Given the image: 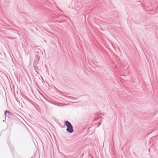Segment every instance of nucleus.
Instances as JSON below:
<instances>
[{
	"label": "nucleus",
	"instance_id": "obj_1",
	"mask_svg": "<svg viewBox=\"0 0 158 158\" xmlns=\"http://www.w3.org/2000/svg\"><path fill=\"white\" fill-rule=\"evenodd\" d=\"M65 123L67 127L66 131L67 132L69 133H72L74 130L73 128V127L71 123L68 121H66L65 122Z\"/></svg>",
	"mask_w": 158,
	"mask_h": 158
},
{
	"label": "nucleus",
	"instance_id": "obj_2",
	"mask_svg": "<svg viewBox=\"0 0 158 158\" xmlns=\"http://www.w3.org/2000/svg\"><path fill=\"white\" fill-rule=\"evenodd\" d=\"M40 60V57L38 55H36L34 60L33 66L35 69H38V62Z\"/></svg>",
	"mask_w": 158,
	"mask_h": 158
},
{
	"label": "nucleus",
	"instance_id": "obj_3",
	"mask_svg": "<svg viewBox=\"0 0 158 158\" xmlns=\"http://www.w3.org/2000/svg\"><path fill=\"white\" fill-rule=\"evenodd\" d=\"M7 117L9 118H14L15 116L11 112L8 111Z\"/></svg>",
	"mask_w": 158,
	"mask_h": 158
},
{
	"label": "nucleus",
	"instance_id": "obj_4",
	"mask_svg": "<svg viewBox=\"0 0 158 158\" xmlns=\"http://www.w3.org/2000/svg\"><path fill=\"white\" fill-rule=\"evenodd\" d=\"M8 111V110H5L4 112V114H5L6 118V117L7 116Z\"/></svg>",
	"mask_w": 158,
	"mask_h": 158
}]
</instances>
